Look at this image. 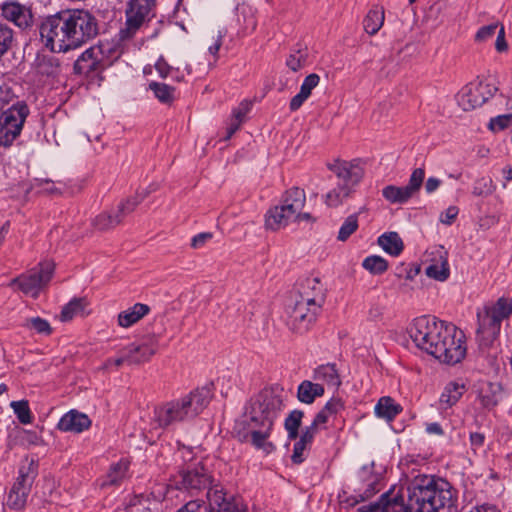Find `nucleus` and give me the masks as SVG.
I'll list each match as a JSON object with an SVG mask.
<instances>
[{"label":"nucleus","instance_id":"63","mask_svg":"<svg viewBox=\"0 0 512 512\" xmlns=\"http://www.w3.org/2000/svg\"><path fill=\"white\" fill-rule=\"evenodd\" d=\"M330 416L323 410V408L315 415L312 423L318 428L323 427L329 420Z\"/></svg>","mask_w":512,"mask_h":512},{"label":"nucleus","instance_id":"54","mask_svg":"<svg viewBox=\"0 0 512 512\" xmlns=\"http://www.w3.org/2000/svg\"><path fill=\"white\" fill-rule=\"evenodd\" d=\"M176 512H213L204 501L191 500L181 506Z\"/></svg>","mask_w":512,"mask_h":512},{"label":"nucleus","instance_id":"43","mask_svg":"<svg viewBox=\"0 0 512 512\" xmlns=\"http://www.w3.org/2000/svg\"><path fill=\"white\" fill-rule=\"evenodd\" d=\"M362 267L373 275H381L388 269V262L381 256L371 255L362 262Z\"/></svg>","mask_w":512,"mask_h":512},{"label":"nucleus","instance_id":"5","mask_svg":"<svg viewBox=\"0 0 512 512\" xmlns=\"http://www.w3.org/2000/svg\"><path fill=\"white\" fill-rule=\"evenodd\" d=\"M329 169L336 175L337 186L329 191L325 203L330 207H338L355 191L364 176V169L355 161H335L329 164Z\"/></svg>","mask_w":512,"mask_h":512},{"label":"nucleus","instance_id":"22","mask_svg":"<svg viewBox=\"0 0 512 512\" xmlns=\"http://www.w3.org/2000/svg\"><path fill=\"white\" fill-rule=\"evenodd\" d=\"M380 474L374 473L373 466H364L358 472V483L355 484V491L361 500L373 496L380 490Z\"/></svg>","mask_w":512,"mask_h":512},{"label":"nucleus","instance_id":"55","mask_svg":"<svg viewBox=\"0 0 512 512\" xmlns=\"http://www.w3.org/2000/svg\"><path fill=\"white\" fill-rule=\"evenodd\" d=\"M122 365H129L131 366V363H130V360H129V357L127 356L124 348H122L119 352V356L115 357V358H108L104 364H103V368L104 369H110L112 367H115V368H119L120 366Z\"/></svg>","mask_w":512,"mask_h":512},{"label":"nucleus","instance_id":"21","mask_svg":"<svg viewBox=\"0 0 512 512\" xmlns=\"http://www.w3.org/2000/svg\"><path fill=\"white\" fill-rule=\"evenodd\" d=\"M106 68L104 60L99 56V50L94 46L86 49L75 61L74 71L77 74L93 76Z\"/></svg>","mask_w":512,"mask_h":512},{"label":"nucleus","instance_id":"7","mask_svg":"<svg viewBox=\"0 0 512 512\" xmlns=\"http://www.w3.org/2000/svg\"><path fill=\"white\" fill-rule=\"evenodd\" d=\"M67 15L64 10L48 16L40 26L41 39L52 52L61 53L75 49Z\"/></svg>","mask_w":512,"mask_h":512},{"label":"nucleus","instance_id":"30","mask_svg":"<svg viewBox=\"0 0 512 512\" xmlns=\"http://www.w3.org/2000/svg\"><path fill=\"white\" fill-rule=\"evenodd\" d=\"M291 222L288 215L283 212V207L280 204L270 208L265 216V226L272 231L285 228Z\"/></svg>","mask_w":512,"mask_h":512},{"label":"nucleus","instance_id":"25","mask_svg":"<svg viewBox=\"0 0 512 512\" xmlns=\"http://www.w3.org/2000/svg\"><path fill=\"white\" fill-rule=\"evenodd\" d=\"M478 328L477 334L482 337L483 340H493L500 332L501 322L492 316L485 309L483 312H478Z\"/></svg>","mask_w":512,"mask_h":512},{"label":"nucleus","instance_id":"57","mask_svg":"<svg viewBox=\"0 0 512 512\" xmlns=\"http://www.w3.org/2000/svg\"><path fill=\"white\" fill-rule=\"evenodd\" d=\"M308 446L310 445L300 439L295 442L293 447V454L291 456L293 463L300 464L304 461L303 453Z\"/></svg>","mask_w":512,"mask_h":512},{"label":"nucleus","instance_id":"31","mask_svg":"<svg viewBox=\"0 0 512 512\" xmlns=\"http://www.w3.org/2000/svg\"><path fill=\"white\" fill-rule=\"evenodd\" d=\"M375 414L379 418H383L386 421H392L398 414L401 413L402 407L396 403L391 397H381L375 405Z\"/></svg>","mask_w":512,"mask_h":512},{"label":"nucleus","instance_id":"35","mask_svg":"<svg viewBox=\"0 0 512 512\" xmlns=\"http://www.w3.org/2000/svg\"><path fill=\"white\" fill-rule=\"evenodd\" d=\"M384 9L383 7L374 6L371 8L363 20L364 30L369 35H375L384 24Z\"/></svg>","mask_w":512,"mask_h":512},{"label":"nucleus","instance_id":"49","mask_svg":"<svg viewBox=\"0 0 512 512\" xmlns=\"http://www.w3.org/2000/svg\"><path fill=\"white\" fill-rule=\"evenodd\" d=\"M425 178V170L417 168L410 175L409 182L405 187L408 193L413 197L421 188Z\"/></svg>","mask_w":512,"mask_h":512},{"label":"nucleus","instance_id":"62","mask_svg":"<svg viewBox=\"0 0 512 512\" xmlns=\"http://www.w3.org/2000/svg\"><path fill=\"white\" fill-rule=\"evenodd\" d=\"M249 109L250 108L248 103H241L239 107L233 110L231 119H233L234 121L239 120V123L242 124Z\"/></svg>","mask_w":512,"mask_h":512},{"label":"nucleus","instance_id":"64","mask_svg":"<svg viewBox=\"0 0 512 512\" xmlns=\"http://www.w3.org/2000/svg\"><path fill=\"white\" fill-rule=\"evenodd\" d=\"M308 98L303 95L302 93H297L290 101L289 108L291 111L298 110L302 104L307 100Z\"/></svg>","mask_w":512,"mask_h":512},{"label":"nucleus","instance_id":"53","mask_svg":"<svg viewBox=\"0 0 512 512\" xmlns=\"http://www.w3.org/2000/svg\"><path fill=\"white\" fill-rule=\"evenodd\" d=\"M345 408L344 402L341 398H331L323 407V410L330 416V418L336 417Z\"/></svg>","mask_w":512,"mask_h":512},{"label":"nucleus","instance_id":"29","mask_svg":"<svg viewBox=\"0 0 512 512\" xmlns=\"http://www.w3.org/2000/svg\"><path fill=\"white\" fill-rule=\"evenodd\" d=\"M324 392L322 384L304 380L298 386L297 398L302 403L312 404L316 398L322 397Z\"/></svg>","mask_w":512,"mask_h":512},{"label":"nucleus","instance_id":"19","mask_svg":"<svg viewBox=\"0 0 512 512\" xmlns=\"http://www.w3.org/2000/svg\"><path fill=\"white\" fill-rule=\"evenodd\" d=\"M326 299V288L318 277H307L299 285V299L306 304L323 307Z\"/></svg>","mask_w":512,"mask_h":512},{"label":"nucleus","instance_id":"9","mask_svg":"<svg viewBox=\"0 0 512 512\" xmlns=\"http://www.w3.org/2000/svg\"><path fill=\"white\" fill-rule=\"evenodd\" d=\"M66 12L71 26L72 41L75 44V49L97 36L99 30L98 21L90 11L85 9H69Z\"/></svg>","mask_w":512,"mask_h":512},{"label":"nucleus","instance_id":"50","mask_svg":"<svg viewBox=\"0 0 512 512\" xmlns=\"http://www.w3.org/2000/svg\"><path fill=\"white\" fill-rule=\"evenodd\" d=\"M500 24L492 23L479 28L475 35V41L478 43H484L492 39L498 32Z\"/></svg>","mask_w":512,"mask_h":512},{"label":"nucleus","instance_id":"4","mask_svg":"<svg viewBox=\"0 0 512 512\" xmlns=\"http://www.w3.org/2000/svg\"><path fill=\"white\" fill-rule=\"evenodd\" d=\"M207 387L197 388L186 396L169 401L155 409V420L160 427H168L199 415L211 400Z\"/></svg>","mask_w":512,"mask_h":512},{"label":"nucleus","instance_id":"15","mask_svg":"<svg viewBox=\"0 0 512 512\" xmlns=\"http://www.w3.org/2000/svg\"><path fill=\"white\" fill-rule=\"evenodd\" d=\"M134 40L135 38L133 37H124L120 28L114 37L102 40L94 47L99 50V56L104 60L106 67H108L128 49Z\"/></svg>","mask_w":512,"mask_h":512},{"label":"nucleus","instance_id":"2","mask_svg":"<svg viewBox=\"0 0 512 512\" xmlns=\"http://www.w3.org/2000/svg\"><path fill=\"white\" fill-rule=\"evenodd\" d=\"M408 334L415 345L442 363L454 365L466 355L462 336L456 337L452 326L431 316L415 318L409 325Z\"/></svg>","mask_w":512,"mask_h":512},{"label":"nucleus","instance_id":"45","mask_svg":"<svg viewBox=\"0 0 512 512\" xmlns=\"http://www.w3.org/2000/svg\"><path fill=\"white\" fill-rule=\"evenodd\" d=\"M10 407L21 424L32 423L33 416L27 400L12 401Z\"/></svg>","mask_w":512,"mask_h":512},{"label":"nucleus","instance_id":"13","mask_svg":"<svg viewBox=\"0 0 512 512\" xmlns=\"http://www.w3.org/2000/svg\"><path fill=\"white\" fill-rule=\"evenodd\" d=\"M0 17L22 30L30 28L34 19L31 7L18 0H5L0 3Z\"/></svg>","mask_w":512,"mask_h":512},{"label":"nucleus","instance_id":"41","mask_svg":"<svg viewBox=\"0 0 512 512\" xmlns=\"http://www.w3.org/2000/svg\"><path fill=\"white\" fill-rule=\"evenodd\" d=\"M149 89L154 96L163 104H171L175 100V89L165 83L151 82Z\"/></svg>","mask_w":512,"mask_h":512},{"label":"nucleus","instance_id":"10","mask_svg":"<svg viewBox=\"0 0 512 512\" xmlns=\"http://www.w3.org/2000/svg\"><path fill=\"white\" fill-rule=\"evenodd\" d=\"M54 265L50 262L40 263L37 267L14 278L10 286L17 285L18 289L26 295L37 297L41 289L51 280Z\"/></svg>","mask_w":512,"mask_h":512},{"label":"nucleus","instance_id":"36","mask_svg":"<svg viewBox=\"0 0 512 512\" xmlns=\"http://www.w3.org/2000/svg\"><path fill=\"white\" fill-rule=\"evenodd\" d=\"M128 470L129 462L121 459L110 467L106 480L102 485H119L128 476Z\"/></svg>","mask_w":512,"mask_h":512},{"label":"nucleus","instance_id":"42","mask_svg":"<svg viewBox=\"0 0 512 512\" xmlns=\"http://www.w3.org/2000/svg\"><path fill=\"white\" fill-rule=\"evenodd\" d=\"M37 73L45 76H56L59 73L60 66L56 58L50 56H42L37 59Z\"/></svg>","mask_w":512,"mask_h":512},{"label":"nucleus","instance_id":"3","mask_svg":"<svg viewBox=\"0 0 512 512\" xmlns=\"http://www.w3.org/2000/svg\"><path fill=\"white\" fill-rule=\"evenodd\" d=\"M286 394L280 386L264 388L252 404L247 433L242 441L250 443L265 453L272 452L275 447L269 441L275 419L284 407Z\"/></svg>","mask_w":512,"mask_h":512},{"label":"nucleus","instance_id":"6","mask_svg":"<svg viewBox=\"0 0 512 512\" xmlns=\"http://www.w3.org/2000/svg\"><path fill=\"white\" fill-rule=\"evenodd\" d=\"M157 17V0H127L124 22L120 27L124 37L144 35Z\"/></svg>","mask_w":512,"mask_h":512},{"label":"nucleus","instance_id":"51","mask_svg":"<svg viewBox=\"0 0 512 512\" xmlns=\"http://www.w3.org/2000/svg\"><path fill=\"white\" fill-rule=\"evenodd\" d=\"M140 202L141 199H139L137 196L130 197L121 201L117 208V214L120 215L123 220L127 215L136 209Z\"/></svg>","mask_w":512,"mask_h":512},{"label":"nucleus","instance_id":"11","mask_svg":"<svg viewBox=\"0 0 512 512\" xmlns=\"http://www.w3.org/2000/svg\"><path fill=\"white\" fill-rule=\"evenodd\" d=\"M497 88L483 81H474L465 85L457 95L459 106L470 111L482 106L496 92Z\"/></svg>","mask_w":512,"mask_h":512},{"label":"nucleus","instance_id":"20","mask_svg":"<svg viewBox=\"0 0 512 512\" xmlns=\"http://www.w3.org/2000/svg\"><path fill=\"white\" fill-rule=\"evenodd\" d=\"M129 357L131 365H140L148 362L157 352L158 344L155 337L143 338L123 347Z\"/></svg>","mask_w":512,"mask_h":512},{"label":"nucleus","instance_id":"27","mask_svg":"<svg viewBox=\"0 0 512 512\" xmlns=\"http://www.w3.org/2000/svg\"><path fill=\"white\" fill-rule=\"evenodd\" d=\"M149 312L150 307L148 305L136 303L118 314V325L123 328H128L141 320Z\"/></svg>","mask_w":512,"mask_h":512},{"label":"nucleus","instance_id":"60","mask_svg":"<svg viewBox=\"0 0 512 512\" xmlns=\"http://www.w3.org/2000/svg\"><path fill=\"white\" fill-rule=\"evenodd\" d=\"M459 213V209L456 206H449L443 213L440 215V221L443 224L451 225L456 219Z\"/></svg>","mask_w":512,"mask_h":512},{"label":"nucleus","instance_id":"61","mask_svg":"<svg viewBox=\"0 0 512 512\" xmlns=\"http://www.w3.org/2000/svg\"><path fill=\"white\" fill-rule=\"evenodd\" d=\"M496 35H497L496 41H495L496 51L499 53H503V52L507 51L508 44L505 39V29H504L503 25H500V28Z\"/></svg>","mask_w":512,"mask_h":512},{"label":"nucleus","instance_id":"59","mask_svg":"<svg viewBox=\"0 0 512 512\" xmlns=\"http://www.w3.org/2000/svg\"><path fill=\"white\" fill-rule=\"evenodd\" d=\"M319 429L320 428H318L316 425L311 423L309 426H307V427H305V429H303L301 435L299 436V439L302 440L303 442L311 445L312 441H313L315 435L318 433Z\"/></svg>","mask_w":512,"mask_h":512},{"label":"nucleus","instance_id":"38","mask_svg":"<svg viewBox=\"0 0 512 512\" xmlns=\"http://www.w3.org/2000/svg\"><path fill=\"white\" fill-rule=\"evenodd\" d=\"M304 417V412L295 409L289 413L284 421V427L287 431L288 439L296 440L299 436V428Z\"/></svg>","mask_w":512,"mask_h":512},{"label":"nucleus","instance_id":"56","mask_svg":"<svg viewBox=\"0 0 512 512\" xmlns=\"http://www.w3.org/2000/svg\"><path fill=\"white\" fill-rule=\"evenodd\" d=\"M512 122V113L506 115H499L495 118H492L489 122V129L497 132L505 129Z\"/></svg>","mask_w":512,"mask_h":512},{"label":"nucleus","instance_id":"17","mask_svg":"<svg viewBox=\"0 0 512 512\" xmlns=\"http://www.w3.org/2000/svg\"><path fill=\"white\" fill-rule=\"evenodd\" d=\"M34 475H30L24 468H20L19 476L13 484L7 498V505L15 510L22 509L27 502Z\"/></svg>","mask_w":512,"mask_h":512},{"label":"nucleus","instance_id":"52","mask_svg":"<svg viewBox=\"0 0 512 512\" xmlns=\"http://www.w3.org/2000/svg\"><path fill=\"white\" fill-rule=\"evenodd\" d=\"M26 326L35 330L39 334L49 335L51 333V327L48 321L40 317L28 319Z\"/></svg>","mask_w":512,"mask_h":512},{"label":"nucleus","instance_id":"34","mask_svg":"<svg viewBox=\"0 0 512 512\" xmlns=\"http://www.w3.org/2000/svg\"><path fill=\"white\" fill-rule=\"evenodd\" d=\"M378 245L388 254L398 256L404 248L401 237L396 232H387L382 234L378 240Z\"/></svg>","mask_w":512,"mask_h":512},{"label":"nucleus","instance_id":"28","mask_svg":"<svg viewBox=\"0 0 512 512\" xmlns=\"http://www.w3.org/2000/svg\"><path fill=\"white\" fill-rule=\"evenodd\" d=\"M313 379L333 389H338L341 385V378L335 364L329 363L318 366L314 370Z\"/></svg>","mask_w":512,"mask_h":512},{"label":"nucleus","instance_id":"47","mask_svg":"<svg viewBox=\"0 0 512 512\" xmlns=\"http://www.w3.org/2000/svg\"><path fill=\"white\" fill-rule=\"evenodd\" d=\"M358 229V217L353 214L348 216L341 225L337 239L346 241Z\"/></svg>","mask_w":512,"mask_h":512},{"label":"nucleus","instance_id":"1","mask_svg":"<svg viewBox=\"0 0 512 512\" xmlns=\"http://www.w3.org/2000/svg\"><path fill=\"white\" fill-rule=\"evenodd\" d=\"M455 493L451 484L433 475H418L409 486L408 507L403 500L390 498L388 493L369 506L360 508V512H437L454 505Z\"/></svg>","mask_w":512,"mask_h":512},{"label":"nucleus","instance_id":"8","mask_svg":"<svg viewBox=\"0 0 512 512\" xmlns=\"http://www.w3.org/2000/svg\"><path fill=\"white\" fill-rule=\"evenodd\" d=\"M29 108L18 101L0 114V145L9 147L20 136Z\"/></svg>","mask_w":512,"mask_h":512},{"label":"nucleus","instance_id":"26","mask_svg":"<svg viewBox=\"0 0 512 512\" xmlns=\"http://www.w3.org/2000/svg\"><path fill=\"white\" fill-rule=\"evenodd\" d=\"M502 388L499 383L483 382L478 389V399L485 409H492L501 400Z\"/></svg>","mask_w":512,"mask_h":512},{"label":"nucleus","instance_id":"16","mask_svg":"<svg viewBox=\"0 0 512 512\" xmlns=\"http://www.w3.org/2000/svg\"><path fill=\"white\" fill-rule=\"evenodd\" d=\"M207 498L212 508H217L218 512H246L247 507L242 499L232 494H227L224 489L218 485L210 488L207 492Z\"/></svg>","mask_w":512,"mask_h":512},{"label":"nucleus","instance_id":"32","mask_svg":"<svg viewBox=\"0 0 512 512\" xmlns=\"http://www.w3.org/2000/svg\"><path fill=\"white\" fill-rule=\"evenodd\" d=\"M466 390L464 384L458 382H450L448 383L439 399V402L442 407L450 408L455 405L459 399L462 397Z\"/></svg>","mask_w":512,"mask_h":512},{"label":"nucleus","instance_id":"58","mask_svg":"<svg viewBox=\"0 0 512 512\" xmlns=\"http://www.w3.org/2000/svg\"><path fill=\"white\" fill-rule=\"evenodd\" d=\"M212 238L213 234L211 232L199 233L191 239V247L193 249H200L204 247Z\"/></svg>","mask_w":512,"mask_h":512},{"label":"nucleus","instance_id":"18","mask_svg":"<svg viewBox=\"0 0 512 512\" xmlns=\"http://www.w3.org/2000/svg\"><path fill=\"white\" fill-rule=\"evenodd\" d=\"M425 273L429 278L443 282L449 278L448 254L443 247H436L428 253Z\"/></svg>","mask_w":512,"mask_h":512},{"label":"nucleus","instance_id":"44","mask_svg":"<svg viewBox=\"0 0 512 512\" xmlns=\"http://www.w3.org/2000/svg\"><path fill=\"white\" fill-rule=\"evenodd\" d=\"M496 189L491 177L483 176L475 180L473 184L472 194L476 197H487Z\"/></svg>","mask_w":512,"mask_h":512},{"label":"nucleus","instance_id":"46","mask_svg":"<svg viewBox=\"0 0 512 512\" xmlns=\"http://www.w3.org/2000/svg\"><path fill=\"white\" fill-rule=\"evenodd\" d=\"M15 43V34L8 25L0 23V57L6 54Z\"/></svg>","mask_w":512,"mask_h":512},{"label":"nucleus","instance_id":"48","mask_svg":"<svg viewBox=\"0 0 512 512\" xmlns=\"http://www.w3.org/2000/svg\"><path fill=\"white\" fill-rule=\"evenodd\" d=\"M84 309V303L81 299H74L65 305L61 311V320L69 321L77 315H81Z\"/></svg>","mask_w":512,"mask_h":512},{"label":"nucleus","instance_id":"24","mask_svg":"<svg viewBox=\"0 0 512 512\" xmlns=\"http://www.w3.org/2000/svg\"><path fill=\"white\" fill-rule=\"evenodd\" d=\"M306 202V195L304 190L293 187L287 190L280 201L283 212H285L291 221H295L299 212L303 209Z\"/></svg>","mask_w":512,"mask_h":512},{"label":"nucleus","instance_id":"33","mask_svg":"<svg viewBox=\"0 0 512 512\" xmlns=\"http://www.w3.org/2000/svg\"><path fill=\"white\" fill-rule=\"evenodd\" d=\"M309 51L307 46L297 44L293 47L286 59V66L293 72H297L307 65Z\"/></svg>","mask_w":512,"mask_h":512},{"label":"nucleus","instance_id":"14","mask_svg":"<svg viewBox=\"0 0 512 512\" xmlns=\"http://www.w3.org/2000/svg\"><path fill=\"white\" fill-rule=\"evenodd\" d=\"M175 482L177 488L193 493L207 488L210 484V476L202 465L195 464L180 471Z\"/></svg>","mask_w":512,"mask_h":512},{"label":"nucleus","instance_id":"12","mask_svg":"<svg viewBox=\"0 0 512 512\" xmlns=\"http://www.w3.org/2000/svg\"><path fill=\"white\" fill-rule=\"evenodd\" d=\"M322 308L296 300L288 315L287 325L296 334H305L315 324Z\"/></svg>","mask_w":512,"mask_h":512},{"label":"nucleus","instance_id":"40","mask_svg":"<svg viewBox=\"0 0 512 512\" xmlns=\"http://www.w3.org/2000/svg\"><path fill=\"white\" fill-rule=\"evenodd\" d=\"M484 309L502 323L512 313V299L508 301L505 297H501L496 303Z\"/></svg>","mask_w":512,"mask_h":512},{"label":"nucleus","instance_id":"37","mask_svg":"<svg viewBox=\"0 0 512 512\" xmlns=\"http://www.w3.org/2000/svg\"><path fill=\"white\" fill-rule=\"evenodd\" d=\"M122 223V218L116 213L101 212L92 220V226L98 231H107Z\"/></svg>","mask_w":512,"mask_h":512},{"label":"nucleus","instance_id":"39","mask_svg":"<svg viewBox=\"0 0 512 512\" xmlns=\"http://www.w3.org/2000/svg\"><path fill=\"white\" fill-rule=\"evenodd\" d=\"M382 195L388 202L392 204H403L412 198L404 186L398 187L394 185H388L383 188Z\"/></svg>","mask_w":512,"mask_h":512},{"label":"nucleus","instance_id":"23","mask_svg":"<svg viewBox=\"0 0 512 512\" xmlns=\"http://www.w3.org/2000/svg\"><path fill=\"white\" fill-rule=\"evenodd\" d=\"M92 422L88 415L77 410L65 413L57 424V429L62 432L82 433L90 428Z\"/></svg>","mask_w":512,"mask_h":512}]
</instances>
